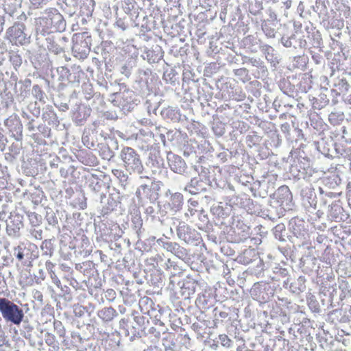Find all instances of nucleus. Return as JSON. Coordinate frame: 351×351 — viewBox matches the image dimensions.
I'll use <instances>...</instances> for the list:
<instances>
[{
	"label": "nucleus",
	"instance_id": "4",
	"mask_svg": "<svg viewBox=\"0 0 351 351\" xmlns=\"http://www.w3.org/2000/svg\"><path fill=\"white\" fill-rule=\"evenodd\" d=\"M8 343V339L5 333L3 331H0V347L3 346Z\"/></svg>",
	"mask_w": 351,
	"mask_h": 351
},
{
	"label": "nucleus",
	"instance_id": "7",
	"mask_svg": "<svg viewBox=\"0 0 351 351\" xmlns=\"http://www.w3.org/2000/svg\"><path fill=\"white\" fill-rule=\"evenodd\" d=\"M16 257L19 260H22L23 258V252H19L17 255H16Z\"/></svg>",
	"mask_w": 351,
	"mask_h": 351
},
{
	"label": "nucleus",
	"instance_id": "2",
	"mask_svg": "<svg viewBox=\"0 0 351 351\" xmlns=\"http://www.w3.org/2000/svg\"><path fill=\"white\" fill-rule=\"evenodd\" d=\"M121 158L128 170L141 171L142 164L138 154L131 147H125L121 152Z\"/></svg>",
	"mask_w": 351,
	"mask_h": 351
},
{
	"label": "nucleus",
	"instance_id": "5",
	"mask_svg": "<svg viewBox=\"0 0 351 351\" xmlns=\"http://www.w3.org/2000/svg\"><path fill=\"white\" fill-rule=\"evenodd\" d=\"M47 1V0H30L31 3L36 7L46 4Z\"/></svg>",
	"mask_w": 351,
	"mask_h": 351
},
{
	"label": "nucleus",
	"instance_id": "3",
	"mask_svg": "<svg viewBox=\"0 0 351 351\" xmlns=\"http://www.w3.org/2000/svg\"><path fill=\"white\" fill-rule=\"evenodd\" d=\"M219 339L221 341L223 346H228V347L230 346V340L228 339L227 335H221L219 337Z\"/></svg>",
	"mask_w": 351,
	"mask_h": 351
},
{
	"label": "nucleus",
	"instance_id": "6",
	"mask_svg": "<svg viewBox=\"0 0 351 351\" xmlns=\"http://www.w3.org/2000/svg\"><path fill=\"white\" fill-rule=\"evenodd\" d=\"M4 23V20L2 17L0 16V33L3 31V25Z\"/></svg>",
	"mask_w": 351,
	"mask_h": 351
},
{
	"label": "nucleus",
	"instance_id": "8",
	"mask_svg": "<svg viewBox=\"0 0 351 351\" xmlns=\"http://www.w3.org/2000/svg\"><path fill=\"white\" fill-rule=\"evenodd\" d=\"M106 311L107 313H110L112 311V308H108Z\"/></svg>",
	"mask_w": 351,
	"mask_h": 351
},
{
	"label": "nucleus",
	"instance_id": "1",
	"mask_svg": "<svg viewBox=\"0 0 351 351\" xmlns=\"http://www.w3.org/2000/svg\"><path fill=\"white\" fill-rule=\"evenodd\" d=\"M0 312L6 322L16 325H19L24 317L23 310L6 298H0Z\"/></svg>",
	"mask_w": 351,
	"mask_h": 351
}]
</instances>
